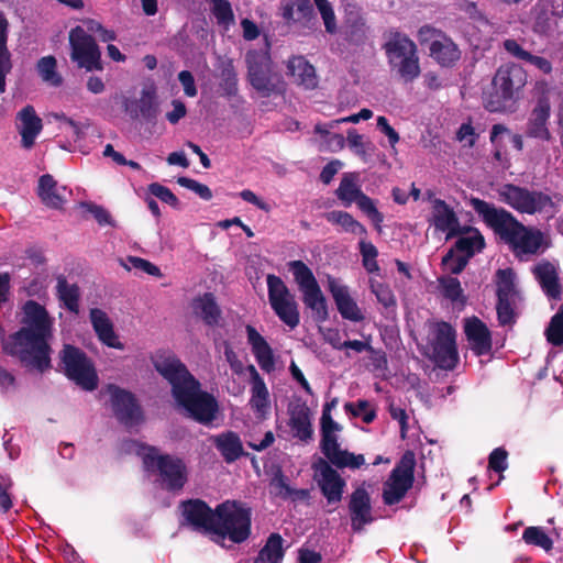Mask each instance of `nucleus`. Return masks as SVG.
<instances>
[{"label":"nucleus","mask_w":563,"mask_h":563,"mask_svg":"<svg viewBox=\"0 0 563 563\" xmlns=\"http://www.w3.org/2000/svg\"><path fill=\"white\" fill-rule=\"evenodd\" d=\"M20 322L22 327L3 341V352L22 366L44 373L52 367L53 320L44 306L30 299L22 307Z\"/></svg>","instance_id":"1"},{"label":"nucleus","mask_w":563,"mask_h":563,"mask_svg":"<svg viewBox=\"0 0 563 563\" xmlns=\"http://www.w3.org/2000/svg\"><path fill=\"white\" fill-rule=\"evenodd\" d=\"M155 371L172 386V395L188 417L200 423L216 419L219 405L213 395L201 389L200 382L187 366L170 352H158L152 357Z\"/></svg>","instance_id":"2"},{"label":"nucleus","mask_w":563,"mask_h":563,"mask_svg":"<svg viewBox=\"0 0 563 563\" xmlns=\"http://www.w3.org/2000/svg\"><path fill=\"white\" fill-rule=\"evenodd\" d=\"M468 205L519 261H529L549 247L548 236L540 229L525 225L505 208L476 197H471Z\"/></svg>","instance_id":"3"},{"label":"nucleus","mask_w":563,"mask_h":563,"mask_svg":"<svg viewBox=\"0 0 563 563\" xmlns=\"http://www.w3.org/2000/svg\"><path fill=\"white\" fill-rule=\"evenodd\" d=\"M181 525L205 534L229 538L234 543L246 540V508L227 500L212 509L205 500L192 498L179 504Z\"/></svg>","instance_id":"4"},{"label":"nucleus","mask_w":563,"mask_h":563,"mask_svg":"<svg viewBox=\"0 0 563 563\" xmlns=\"http://www.w3.org/2000/svg\"><path fill=\"white\" fill-rule=\"evenodd\" d=\"M263 30L249 21V43L257 41L261 44L258 51L253 49L249 44V81L262 97L280 95L285 90V82L282 76L273 69L267 35L261 34Z\"/></svg>","instance_id":"5"},{"label":"nucleus","mask_w":563,"mask_h":563,"mask_svg":"<svg viewBox=\"0 0 563 563\" xmlns=\"http://www.w3.org/2000/svg\"><path fill=\"white\" fill-rule=\"evenodd\" d=\"M391 70L405 81L411 82L420 75L417 45L405 34L391 33L384 45Z\"/></svg>","instance_id":"6"},{"label":"nucleus","mask_w":563,"mask_h":563,"mask_svg":"<svg viewBox=\"0 0 563 563\" xmlns=\"http://www.w3.org/2000/svg\"><path fill=\"white\" fill-rule=\"evenodd\" d=\"M58 358L59 367L69 380L86 391L97 389L99 377L92 360L85 351L73 344H64Z\"/></svg>","instance_id":"7"},{"label":"nucleus","mask_w":563,"mask_h":563,"mask_svg":"<svg viewBox=\"0 0 563 563\" xmlns=\"http://www.w3.org/2000/svg\"><path fill=\"white\" fill-rule=\"evenodd\" d=\"M456 332L448 322H433L429 325L427 356L441 369L452 371L459 363Z\"/></svg>","instance_id":"8"},{"label":"nucleus","mask_w":563,"mask_h":563,"mask_svg":"<svg viewBox=\"0 0 563 563\" xmlns=\"http://www.w3.org/2000/svg\"><path fill=\"white\" fill-rule=\"evenodd\" d=\"M497 198L518 213L537 214L554 208L552 198L540 190H530L515 184H503L496 189Z\"/></svg>","instance_id":"9"},{"label":"nucleus","mask_w":563,"mask_h":563,"mask_svg":"<svg viewBox=\"0 0 563 563\" xmlns=\"http://www.w3.org/2000/svg\"><path fill=\"white\" fill-rule=\"evenodd\" d=\"M341 430L328 410H323L321 417V442L320 448L328 462L338 468L356 470L365 464L363 454H354L346 450H342L338 443L336 432Z\"/></svg>","instance_id":"10"},{"label":"nucleus","mask_w":563,"mask_h":563,"mask_svg":"<svg viewBox=\"0 0 563 563\" xmlns=\"http://www.w3.org/2000/svg\"><path fill=\"white\" fill-rule=\"evenodd\" d=\"M527 71L520 65L515 63L501 65L493 78V87L497 99L489 100L486 108L492 112L504 109L506 102L518 98L527 85Z\"/></svg>","instance_id":"11"},{"label":"nucleus","mask_w":563,"mask_h":563,"mask_svg":"<svg viewBox=\"0 0 563 563\" xmlns=\"http://www.w3.org/2000/svg\"><path fill=\"white\" fill-rule=\"evenodd\" d=\"M146 451L143 463L147 470L156 468L164 482V487L169 492H177L184 488L187 483V467L181 459L158 454V450L152 445H142Z\"/></svg>","instance_id":"12"},{"label":"nucleus","mask_w":563,"mask_h":563,"mask_svg":"<svg viewBox=\"0 0 563 563\" xmlns=\"http://www.w3.org/2000/svg\"><path fill=\"white\" fill-rule=\"evenodd\" d=\"M289 266L295 282L302 294V302L306 308L313 312V317L318 322L325 321L329 318L327 299L312 271L301 261H294Z\"/></svg>","instance_id":"13"},{"label":"nucleus","mask_w":563,"mask_h":563,"mask_svg":"<svg viewBox=\"0 0 563 563\" xmlns=\"http://www.w3.org/2000/svg\"><path fill=\"white\" fill-rule=\"evenodd\" d=\"M268 300L272 309L286 325L295 329L300 322L299 306L282 278L267 276Z\"/></svg>","instance_id":"14"},{"label":"nucleus","mask_w":563,"mask_h":563,"mask_svg":"<svg viewBox=\"0 0 563 563\" xmlns=\"http://www.w3.org/2000/svg\"><path fill=\"white\" fill-rule=\"evenodd\" d=\"M70 58L87 71L102 70L101 52L95 37L77 25L69 31Z\"/></svg>","instance_id":"15"},{"label":"nucleus","mask_w":563,"mask_h":563,"mask_svg":"<svg viewBox=\"0 0 563 563\" xmlns=\"http://www.w3.org/2000/svg\"><path fill=\"white\" fill-rule=\"evenodd\" d=\"M106 389L112 412L121 424L130 428L143 422V410L133 393L115 384H108Z\"/></svg>","instance_id":"16"},{"label":"nucleus","mask_w":563,"mask_h":563,"mask_svg":"<svg viewBox=\"0 0 563 563\" xmlns=\"http://www.w3.org/2000/svg\"><path fill=\"white\" fill-rule=\"evenodd\" d=\"M413 455L407 453L400 463L391 471L384 484L383 500L386 505L399 503L413 484Z\"/></svg>","instance_id":"17"},{"label":"nucleus","mask_w":563,"mask_h":563,"mask_svg":"<svg viewBox=\"0 0 563 563\" xmlns=\"http://www.w3.org/2000/svg\"><path fill=\"white\" fill-rule=\"evenodd\" d=\"M534 89L538 91L539 97L528 119L526 134L529 137L549 141L551 137V133L548 129L551 112V103L548 97L549 85L544 80L537 81Z\"/></svg>","instance_id":"18"},{"label":"nucleus","mask_w":563,"mask_h":563,"mask_svg":"<svg viewBox=\"0 0 563 563\" xmlns=\"http://www.w3.org/2000/svg\"><path fill=\"white\" fill-rule=\"evenodd\" d=\"M313 478L317 482L322 495L328 504H338L341 501L345 481L331 466L327 460L319 457L313 464Z\"/></svg>","instance_id":"19"},{"label":"nucleus","mask_w":563,"mask_h":563,"mask_svg":"<svg viewBox=\"0 0 563 563\" xmlns=\"http://www.w3.org/2000/svg\"><path fill=\"white\" fill-rule=\"evenodd\" d=\"M351 528L361 532L366 525L374 521L371 496L364 487H357L349 497L347 503Z\"/></svg>","instance_id":"20"},{"label":"nucleus","mask_w":563,"mask_h":563,"mask_svg":"<svg viewBox=\"0 0 563 563\" xmlns=\"http://www.w3.org/2000/svg\"><path fill=\"white\" fill-rule=\"evenodd\" d=\"M464 333L470 349L475 355L482 356L492 351V334L487 325L477 317L464 319Z\"/></svg>","instance_id":"21"},{"label":"nucleus","mask_w":563,"mask_h":563,"mask_svg":"<svg viewBox=\"0 0 563 563\" xmlns=\"http://www.w3.org/2000/svg\"><path fill=\"white\" fill-rule=\"evenodd\" d=\"M249 375L251 377L252 391L249 402L255 413V417L258 420H264L267 418L272 409L269 391L256 368L251 364H249Z\"/></svg>","instance_id":"22"},{"label":"nucleus","mask_w":563,"mask_h":563,"mask_svg":"<svg viewBox=\"0 0 563 563\" xmlns=\"http://www.w3.org/2000/svg\"><path fill=\"white\" fill-rule=\"evenodd\" d=\"M16 119L20 121L18 131L21 135V146L30 150L34 146L35 140L43 130V121L36 114L33 106H25L18 114Z\"/></svg>","instance_id":"23"},{"label":"nucleus","mask_w":563,"mask_h":563,"mask_svg":"<svg viewBox=\"0 0 563 563\" xmlns=\"http://www.w3.org/2000/svg\"><path fill=\"white\" fill-rule=\"evenodd\" d=\"M431 223L438 231L446 232L448 238L462 233L456 213L441 199H434L432 201Z\"/></svg>","instance_id":"24"},{"label":"nucleus","mask_w":563,"mask_h":563,"mask_svg":"<svg viewBox=\"0 0 563 563\" xmlns=\"http://www.w3.org/2000/svg\"><path fill=\"white\" fill-rule=\"evenodd\" d=\"M329 290L335 301L340 314L347 320L358 322L364 316L357 303L350 296L349 288L334 279L329 282Z\"/></svg>","instance_id":"25"},{"label":"nucleus","mask_w":563,"mask_h":563,"mask_svg":"<svg viewBox=\"0 0 563 563\" xmlns=\"http://www.w3.org/2000/svg\"><path fill=\"white\" fill-rule=\"evenodd\" d=\"M90 322L98 339L107 346L123 350L124 345L118 339L113 324L108 314L99 309L92 308L89 312Z\"/></svg>","instance_id":"26"},{"label":"nucleus","mask_w":563,"mask_h":563,"mask_svg":"<svg viewBox=\"0 0 563 563\" xmlns=\"http://www.w3.org/2000/svg\"><path fill=\"white\" fill-rule=\"evenodd\" d=\"M280 10L288 23L310 27L314 21L313 7L309 0H282Z\"/></svg>","instance_id":"27"},{"label":"nucleus","mask_w":563,"mask_h":563,"mask_svg":"<svg viewBox=\"0 0 563 563\" xmlns=\"http://www.w3.org/2000/svg\"><path fill=\"white\" fill-rule=\"evenodd\" d=\"M191 308L194 313L199 317L206 325L211 328L220 325L222 311L212 292H205L196 297L191 302Z\"/></svg>","instance_id":"28"},{"label":"nucleus","mask_w":563,"mask_h":563,"mask_svg":"<svg viewBox=\"0 0 563 563\" xmlns=\"http://www.w3.org/2000/svg\"><path fill=\"white\" fill-rule=\"evenodd\" d=\"M532 273L548 297L553 299L560 298L562 288L558 268L553 263L543 260L532 268Z\"/></svg>","instance_id":"29"},{"label":"nucleus","mask_w":563,"mask_h":563,"mask_svg":"<svg viewBox=\"0 0 563 563\" xmlns=\"http://www.w3.org/2000/svg\"><path fill=\"white\" fill-rule=\"evenodd\" d=\"M287 74L294 82L305 89H314L318 86V77L314 67L302 56H294L287 63Z\"/></svg>","instance_id":"30"},{"label":"nucleus","mask_w":563,"mask_h":563,"mask_svg":"<svg viewBox=\"0 0 563 563\" xmlns=\"http://www.w3.org/2000/svg\"><path fill=\"white\" fill-rule=\"evenodd\" d=\"M249 344L252 353L265 373H272L275 369L274 352L267 341L252 327L247 330Z\"/></svg>","instance_id":"31"},{"label":"nucleus","mask_w":563,"mask_h":563,"mask_svg":"<svg viewBox=\"0 0 563 563\" xmlns=\"http://www.w3.org/2000/svg\"><path fill=\"white\" fill-rule=\"evenodd\" d=\"M430 56L442 66H451L460 59L461 52L457 46L445 36L433 40L429 47Z\"/></svg>","instance_id":"32"},{"label":"nucleus","mask_w":563,"mask_h":563,"mask_svg":"<svg viewBox=\"0 0 563 563\" xmlns=\"http://www.w3.org/2000/svg\"><path fill=\"white\" fill-rule=\"evenodd\" d=\"M37 196L41 201L51 209L60 210L64 198L57 192V183L49 174H44L38 179Z\"/></svg>","instance_id":"33"},{"label":"nucleus","mask_w":563,"mask_h":563,"mask_svg":"<svg viewBox=\"0 0 563 563\" xmlns=\"http://www.w3.org/2000/svg\"><path fill=\"white\" fill-rule=\"evenodd\" d=\"M214 445L228 463L234 462L243 454L240 437L231 431L216 437Z\"/></svg>","instance_id":"34"},{"label":"nucleus","mask_w":563,"mask_h":563,"mask_svg":"<svg viewBox=\"0 0 563 563\" xmlns=\"http://www.w3.org/2000/svg\"><path fill=\"white\" fill-rule=\"evenodd\" d=\"M56 295L68 311L79 312L80 289L77 284H69L64 275H59L57 277Z\"/></svg>","instance_id":"35"},{"label":"nucleus","mask_w":563,"mask_h":563,"mask_svg":"<svg viewBox=\"0 0 563 563\" xmlns=\"http://www.w3.org/2000/svg\"><path fill=\"white\" fill-rule=\"evenodd\" d=\"M136 109L126 108L132 119L143 118L146 122H154L158 114V104L154 91L142 90L141 97L135 101Z\"/></svg>","instance_id":"36"},{"label":"nucleus","mask_w":563,"mask_h":563,"mask_svg":"<svg viewBox=\"0 0 563 563\" xmlns=\"http://www.w3.org/2000/svg\"><path fill=\"white\" fill-rule=\"evenodd\" d=\"M324 217L330 223L340 225L347 233L357 235L361 239L366 238L367 235L366 228L355 220L349 212L335 210L325 213Z\"/></svg>","instance_id":"37"},{"label":"nucleus","mask_w":563,"mask_h":563,"mask_svg":"<svg viewBox=\"0 0 563 563\" xmlns=\"http://www.w3.org/2000/svg\"><path fill=\"white\" fill-rule=\"evenodd\" d=\"M485 246L483 235L477 229L467 228L455 242V249L465 253L467 258L472 257L476 252H481Z\"/></svg>","instance_id":"38"},{"label":"nucleus","mask_w":563,"mask_h":563,"mask_svg":"<svg viewBox=\"0 0 563 563\" xmlns=\"http://www.w3.org/2000/svg\"><path fill=\"white\" fill-rule=\"evenodd\" d=\"M283 558V538L278 533H272L254 563H282Z\"/></svg>","instance_id":"39"},{"label":"nucleus","mask_w":563,"mask_h":563,"mask_svg":"<svg viewBox=\"0 0 563 563\" xmlns=\"http://www.w3.org/2000/svg\"><path fill=\"white\" fill-rule=\"evenodd\" d=\"M364 194L357 185V177L355 175H345L336 189L338 198L344 202L345 206H350L355 202L357 198Z\"/></svg>","instance_id":"40"},{"label":"nucleus","mask_w":563,"mask_h":563,"mask_svg":"<svg viewBox=\"0 0 563 563\" xmlns=\"http://www.w3.org/2000/svg\"><path fill=\"white\" fill-rule=\"evenodd\" d=\"M497 297L498 299H515V273L512 269H498L497 274Z\"/></svg>","instance_id":"41"},{"label":"nucleus","mask_w":563,"mask_h":563,"mask_svg":"<svg viewBox=\"0 0 563 563\" xmlns=\"http://www.w3.org/2000/svg\"><path fill=\"white\" fill-rule=\"evenodd\" d=\"M37 71L42 79L52 86H60L62 77L56 71V59L54 56L42 57L37 62Z\"/></svg>","instance_id":"42"},{"label":"nucleus","mask_w":563,"mask_h":563,"mask_svg":"<svg viewBox=\"0 0 563 563\" xmlns=\"http://www.w3.org/2000/svg\"><path fill=\"white\" fill-rule=\"evenodd\" d=\"M522 539L527 544L540 547L545 551H550L553 547V541L541 527L526 528Z\"/></svg>","instance_id":"43"},{"label":"nucleus","mask_w":563,"mask_h":563,"mask_svg":"<svg viewBox=\"0 0 563 563\" xmlns=\"http://www.w3.org/2000/svg\"><path fill=\"white\" fill-rule=\"evenodd\" d=\"M545 336L548 342L554 346L563 344V307L551 318L545 329Z\"/></svg>","instance_id":"44"},{"label":"nucleus","mask_w":563,"mask_h":563,"mask_svg":"<svg viewBox=\"0 0 563 563\" xmlns=\"http://www.w3.org/2000/svg\"><path fill=\"white\" fill-rule=\"evenodd\" d=\"M358 246L360 253L362 255L363 266L365 267V269L368 273L378 272L379 266L376 261L378 251L376 246L371 242H366L365 238L361 239Z\"/></svg>","instance_id":"45"},{"label":"nucleus","mask_w":563,"mask_h":563,"mask_svg":"<svg viewBox=\"0 0 563 563\" xmlns=\"http://www.w3.org/2000/svg\"><path fill=\"white\" fill-rule=\"evenodd\" d=\"M211 12L221 25L229 26L234 21L231 3L228 0H211Z\"/></svg>","instance_id":"46"},{"label":"nucleus","mask_w":563,"mask_h":563,"mask_svg":"<svg viewBox=\"0 0 563 563\" xmlns=\"http://www.w3.org/2000/svg\"><path fill=\"white\" fill-rule=\"evenodd\" d=\"M357 207L362 212H364L373 222L374 224L380 229V223L384 220V216L382 212L378 211L376 208L375 201L366 196L365 194H362L357 200L355 201Z\"/></svg>","instance_id":"47"},{"label":"nucleus","mask_w":563,"mask_h":563,"mask_svg":"<svg viewBox=\"0 0 563 563\" xmlns=\"http://www.w3.org/2000/svg\"><path fill=\"white\" fill-rule=\"evenodd\" d=\"M289 427L294 437L299 440L308 442L312 439L311 417L302 416V419H289Z\"/></svg>","instance_id":"48"},{"label":"nucleus","mask_w":563,"mask_h":563,"mask_svg":"<svg viewBox=\"0 0 563 563\" xmlns=\"http://www.w3.org/2000/svg\"><path fill=\"white\" fill-rule=\"evenodd\" d=\"M271 486L274 489L275 495L282 497V498H303L308 495V492L305 489H292L285 481L284 476H276L273 481Z\"/></svg>","instance_id":"49"},{"label":"nucleus","mask_w":563,"mask_h":563,"mask_svg":"<svg viewBox=\"0 0 563 563\" xmlns=\"http://www.w3.org/2000/svg\"><path fill=\"white\" fill-rule=\"evenodd\" d=\"M126 261L131 264V266H128L123 262V260H120V264L128 271H131V268H135V269H140L151 276H155V277L163 276L161 268L147 260H144V258L137 257V256H128Z\"/></svg>","instance_id":"50"},{"label":"nucleus","mask_w":563,"mask_h":563,"mask_svg":"<svg viewBox=\"0 0 563 563\" xmlns=\"http://www.w3.org/2000/svg\"><path fill=\"white\" fill-rule=\"evenodd\" d=\"M345 410L354 417H362L365 423H371L376 413L371 409V405L367 400H357L356 402H346L344 406Z\"/></svg>","instance_id":"51"},{"label":"nucleus","mask_w":563,"mask_h":563,"mask_svg":"<svg viewBox=\"0 0 563 563\" xmlns=\"http://www.w3.org/2000/svg\"><path fill=\"white\" fill-rule=\"evenodd\" d=\"M503 133H508V128L504 124H494L490 130V142L494 145V158L497 162L504 161L505 142H503Z\"/></svg>","instance_id":"52"},{"label":"nucleus","mask_w":563,"mask_h":563,"mask_svg":"<svg viewBox=\"0 0 563 563\" xmlns=\"http://www.w3.org/2000/svg\"><path fill=\"white\" fill-rule=\"evenodd\" d=\"M148 192L175 209H179L180 207L179 199L166 186H163L158 183L150 184Z\"/></svg>","instance_id":"53"},{"label":"nucleus","mask_w":563,"mask_h":563,"mask_svg":"<svg viewBox=\"0 0 563 563\" xmlns=\"http://www.w3.org/2000/svg\"><path fill=\"white\" fill-rule=\"evenodd\" d=\"M11 53L8 49L7 43L0 44V93L7 90L5 78L12 70Z\"/></svg>","instance_id":"54"},{"label":"nucleus","mask_w":563,"mask_h":563,"mask_svg":"<svg viewBox=\"0 0 563 563\" xmlns=\"http://www.w3.org/2000/svg\"><path fill=\"white\" fill-rule=\"evenodd\" d=\"M177 184L184 188H187L195 194H197L201 199L209 201L212 199V191L211 189L205 185L201 184L192 178L180 176L177 178Z\"/></svg>","instance_id":"55"},{"label":"nucleus","mask_w":563,"mask_h":563,"mask_svg":"<svg viewBox=\"0 0 563 563\" xmlns=\"http://www.w3.org/2000/svg\"><path fill=\"white\" fill-rule=\"evenodd\" d=\"M313 1L322 16L327 32H329L331 34L335 33L336 32V22H335V15H334V11H333L331 3L328 0H313Z\"/></svg>","instance_id":"56"},{"label":"nucleus","mask_w":563,"mask_h":563,"mask_svg":"<svg viewBox=\"0 0 563 563\" xmlns=\"http://www.w3.org/2000/svg\"><path fill=\"white\" fill-rule=\"evenodd\" d=\"M439 284L446 298L452 301H457L461 298L462 287L457 278L452 276L442 277L439 279Z\"/></svg>","instance_id":"57"},{"label":"nucleus","mask_w":563,"mask_h":563,"mask_svg":"<svg viewBox=\"0 0 563 563\" xmlns=\"http://www.w3.org/2000/svg\"><path fill=\"white\" fill-rule=\"evenodd\" d=\"M220 89L222 95L229 99L235 97L238 93V79L235 73L230 68H224L221 71Z\"/></svg>","instance_id":"58"},{"label":"nucleus","mask_w":563,"mask_h":563,"mask_svg":"<svg viewBox=\"0 0 563 563\" xmlns=\"http://www.w3.org/2000/svg\"><path fill=\"white\" fill-rule=\"evenodd\" d=\"M371 290L384 307L395 306V296L388 286L371 280Z\"/></svg>","instance_id":"59"},{"label":"nucleus","mask_w":563,"mask_h":563,"mask_svg":"<svg viewBox=\"0 0 563 563\" xmlns=\"http://www.w3.org/2000/svg\"><path fill=\"white\" fill-rule=\"evenodd\" d=\"M514 303L515 299H498L497 316L501 325L515 322Z\"/></svg>","instance_id":"60"},{"label":"nucleus","mask_w":563,"mask_h":563,"mask_svg":"<svg viewBox=\"0 0 563 563\" xmlns=\"http://www.w3.org/2000/svg\"><path fill=\"white\" fill-rule=\"evenodd\" d=\"M533 31L541 35H550L554 31L553 14L540 13L534 21Z\"/></svg>","instance_id":"61"},{"label":"nucleus","mask_w":563,"mask_h":563,"mask_svg":"<svg viewBox=\"0 0 563 563\" xmlns=\"http://www.w3.org/2000/svg\"><path fill=\"white\" fill-rule=\"evenodd\" d=\"M468 258L466 256H455L450 251L443 258L442 264L451 274H460L467 264Z\"/></svg>","instance_id":"62"},{"label":"nucleus","mask_w":563,"mask_h":563,"mask_svg":"<svg viewBox=\"0 0 563 563\" xmlns=\"http://www.w3.org/2000/svg\"><path fill=\"white\" fill-rule=\"evenodd\" d=\"M508 453L503 448L495 449L488 459V466L490 470L501 473L507 468Z\"/></svg>","instance_id":"63"},{"label":"nucleus","mask_w":563,"mask_h":563,"mask_svg":"<svg viewBox=\"0 0 563 563\" xmlns=\"http://www.w3.org/2000/svg\"><path fill=\"white\" fill-rule=\"evenodd\" d=\"M503 46L505 51L510 54L512 57L528 62L531 53L526 51L516 40L507 38L503 42Z\"/></svg>","instance_id":"64"}]
</instances>
